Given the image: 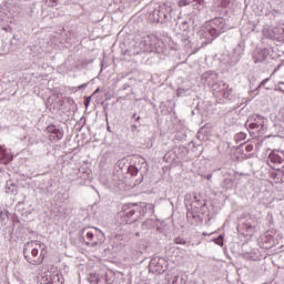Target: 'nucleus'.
I'll use <instances>...</instances> for the list:
<instances>
[{
    "label": "nucleus",
    "instance_id": "nucleus-1",
    "mask_svg": "<svg viewBox=\"0 0 284 284\" xmlns=\"http://www.w3.org/2000/svg\"><path fill=\"white\" fill-rule=\"evenodd\" d=\"M44 250L45 244L41 243V241H30L24 244L23 256L31 265H41L45 258Z\"/></svg>",
    "mask_w": 284,
    "mask_h": 284
},
{
    "label": "nucleus",
    "instance_id": "nucleus-2",
    "mask_svg": "<svg viewBox=\"0 0 284 284\" xmlns=\"http://www.w3.org/2000/svg\"><path fill=\"white\" fill-rule=\"evenodd\" d=\"M226 29L227 22H225V19L214 18L204 24L203 29L200 31V37L206 39L205 43H212L214 38L225 32Z\"/></svg>",
    "mask_w": 284,
    "mask_h": 284
},
{
    "label": "nucleus",
    "instance_id": "nucleus-3",
    "mask_svg": "<svg viewBox=\"0 0 284 284\" xmlns=\"http://www.w3.org/2000/svg\"><path fill=\"white\" fill-rule=\"evenodd\" d=\"M161 40L155 36H146L135 42V49L133 54H142V52H154L161 45Z\"/></svg>",
    "mask_w": 284,
    "mask_h": 284
},
{
    "label": "nucleus",
    "instance_id": "nucleus-4",
    "mask_svg": "<svg viewBox=\"0 0 284 284\" xmlns=\"http://www.w3.org/2000/svg\"><path fill=\"white\" fill-rule=\"evenodd\" d=\"M267 119L263 115L253 114L247 118L246 120V128L247 130H253V132H256L258 135L265 134V130H267Z\"/></svg>",
    "mask_w": 284,
    "mask_h": 284
},
{
    "label": "nucleus",
    "instance_id": "nucleus-5",
    "mask_svg": "<svg viewBox=\"0 0 284 284\" xmlns=\"http://www.w3.org/2000/svg\"><path fill=\"white\" fill-rule=\"evenodd\" d=\"M146 207H148V204L145 203H142L141 205L139 204L123 205L122 210H123V216H124L125 223H128L129 225L132 223H136L138 217H134V214H141V210L142 212H145Z\"/></svg>",
    "mask_w": 284,
    "mask_h": 284
},
{
    "label": "nucleus",
    "instance_id": "nucleus-6",
    "mask_svg": "<svg viewBox=\"0 0 284 284\" xmlns=\"http://www.w3.org/2000/svg\"><path fill=\"white\" fill-rule=\"evenodd\" d=\"M149 270L152 274H163L168 270V261L163 257H153L150 262Z\"/></svg>",
    "mask_w": 284,
    "mask_h": 284
},
{
    "label": "nucleus",
    "instance_id": "nucleus-7",
    "mask_svg": "<svg viewBox=\"0 0 284 284\" xmlns=\"http://www.w3.org/2000/svg\"><path fill=\"white\" fill-rule=\"evenodd\" d=\"M47 133L51 143H59L63 139L64 132L62 129L57 128L54 124L47 126Z\"/></svg>",
    "mask_w": 284,
    "mask_h": 284
},
{
    "label": "nucleus",
    "instance_id": "nucleus-8",
    "mask_svg": "<svg viewBox=\"0 0 284 284\" xmlns=\"http://www.w3.org/2000/svg\"><path fill=\"white\" fill-rule=\"evenodd\" d=\"M267 59H270V50H267V49H257L253 53V61H254V63H263Z\"/></svg>",
    "mask_w": 284,
    "mask_h": 284
},
{
    "label": "nucleus",
    "instance_id": "nucleus-9",
    "mask_svg": "<svg viewBox=\"0 0 284 284\" xmlns=\"http://www.w3.org/2000/svg\"><path fill=\"white\" fill-rule=\"evenodd\" d=\"M166 281L169 284H186L187 275H185V274H168Z\"/></svg>",
    "mask_w": 284,
    "mask_h": 284
},
{
    "label": "nucleus",
    "instance_id": "nucleus-10",
    "mask_svg": "<svg viewBox=\"0 0 284 284\" xmlns=\"http://www.w3.org/2000/svg\"><path fill=\"white\" fill-rule=\"evenodd\" d=\"M268 161L275 165H281L284 161V152L278 150L272 151L268 155Z\"/></svg>",
    "mask_w": 284,
    "mask_h": 284
},
{
    "label": "nucleus",
    "instance_id": "nucleus-11",
    "mask_svg": "<svg viewBox=\"0 0 284 284\" xmlns=\"http://www.w3.org/2000/svg\"><path fill=\"white\" fill-rule=\"evenodd\" d=\"M40 284H63V275L53 274L50 278L45 275L41 278Z\"/></svg>",
    "mask_w": 284,
    "mask_h": 284
},
{
    "label": "nucleus",
    "instance_id": "nucleus-12",
    "mask_svg": "<svg viewBox=\"0 0 284 284\" xmlns=\"http://www.w3.org/2000/svg\"><path fill=\"white\" fill-rule=\"evenodd\" d=\"M12 159V154L0 145V163H2L3 165H8V163H10Z\"/></svg>",
    "mask_w": 284,
    "mask_h": 284
},
{
    "label": "nucleus",
    "instance_id": "nucleus-13",
    "mask_svg": "<svg viewBox=\"0 0 284 284\" xmlns=\"http://www.w3.org/2000/svg\"><path fill=\"white\" fill-rule=\"evenodd\" d=\"M220 92L223 94L224 99H232V88L227 85L225 82L220 84Z\"/></svg>",
    "mask_w": 284,
    "mask_h": 284
},
{
    "label": "nucleus",
    "instance_id": "nucleus-14",
    "mask_svg": "<svg viewBox=\"0 0 284 284\" xmlns=\"http://www.w3.org/2000/svg\"><path fill=\"white\" fill-rule=\"evenodd\" d=\"M170 12H172V9L166 7L164 13H162L163 19H158V23H172V14Z\"/></svg>",
    "mask_w": 284,
    "mask_h": 284
},
{
    "label": "nucleus",
    "instance_id": "nucleus-15",
    "mask_svg": "<svg viewBox=\"0 0 284 284\" xmlns=\"http://www.w3.org/2000/svg\"><path fill=\"white\" fill-rule=\"evenodd\" d=\"M165 9L166 7L165 4H163L162 7L153 11V17L158 22H159V19H163V13H165Z\"/></svg>",
    "mask_w": 284,
    "mask_h": 284
},
{
    "label": "nucleus",
    "instance_id": "nucleus-16",
    "mask_svg": "<svg viewBox=\"0 0 284 284\" xmlns=\"http://www.w3.org/2000/svg\"><path fill=\"white\" fill-rule=\"evenodd\" d=\"M154 225H156V221L149 219L142 223V230H154Z\"/></svg>",
    "mask_w": 284,
    "mask_h": 284
},
{
    "label": "nucleus",
    "instance_id": "nucleus-17",
    "mask_svg": "<svg viewBox=\"0 0 284 284\" xmlns=\"http://www.w3.org/2000/svg\"><path fill=\"white\" fill-rule=\"evenodd\" d=\"M180 30H182V32H187V30H190V22L187 20H184L180 23Z\"/></svg>",
    "mask_w": 284,
    "mask_h": 284
},
{
    "label": "nucleus",
    "instance_id": "nucleus-18",
    "mask_svg": "<svg viewBox=\"0 0 284 284\" xmlns=\"http://www.w3.org/2000/svg\"><path fill=\"white\" fill-rule=\"evenodd\" d=\"M217 6H221L222 8H227L230 3H232V0H216Z\"/></svg>",
    "mask_w": 284,
    "mask_h": 284
},
{
    "label": "nucleus",
    "instance_id": "nucleus-19",
    "mask_svg": "<svg viewBox=\"0 0 284 284\" xmlns=\"http://www.w3.org/2000/svg\"><path fill=\"white\" fill-rule=\"evenodd\" d=\"M129 172H130L131 176H136L139 174V168L131 165V166H129Z\"/></svg>",
    "mask_w": 284,
    "mask_h": 284
},
{
    "label": "nucleus",
    "instance_id": "nucleus-20",
    "mask_svg": "<svg viewBox=\"0 0 284 284\" xmlns=\"http://www.w3.org/2000/svg\"><path fill=\"white\" fill-rule=\"evenodd\" d=\"M192 3V0H179L178 6L180 8H183L185 6H190Z\"/></svg>",
    "mask_w": 284,
    "mask_h": 284
},
{
    "label": "nucleus",
    "instance_id": "nucleus-21",
    "mask_svg": "<svg viewBox=\"0 0 284 284\" xmlns=\"http://www.w3.org/2000/svg\"><path fill=\"white\" fill-rule=\"evenodd\" d=\"M47 6H50L51 8H54V6L59 4V0H44Z\"/></svg>",
    "mask_w": 284,
    "mask_h": 284
},
{
    "label": "nucleus",
    "instance_id": "nucleus-22",
    "mask_svg": "<svg viewBox=\"0 0 284 284\" xmlns=\"http://www.w3.org/2000/svg\"><path fill=\"white\" fill-rule=\"evenodd\" d=\"M245 133L241 132L235 135V141H245Z\"/></svg>",
    "mask_w": 284,
    "mask_h": 284
},
{
    "label": "nucleus",
    "instance_id": "nucleus-23",
    "mask_svg": "<svg viewBox=\"0 0 284 284\" xmlns=\"http://www.w3.org/2000/svg\"><path fill=\"white\" fill-rule=\"evenodd\" d=\"M214 243L223 247V235H219V237L214 240Z\"/></svg>",
    "mask_w": 284,
    "mask_h": 284
},
{
    "label": "nucleus",
    "instance_id": "nucleus-24",
    "mask_svg": "<svg viewBox=\"0 0 284 284\" xmlns=\"http://www.w3.org/2000/svg\"><path fill=\"white\" fill-rule=\"evenodd\" d=\"M174 243L176 245H185V240H183L181 237H175Z\"/></svg>",
    "mask_w": 284,
    "mask_h": 284
},
{
    "label": "nucleus",
    "instance_id": "nucleus-25",
    "mask_svg": "<svg viewBox=\"0 0 284 284\" xmlns=\"http://www.w3.org/2000/svg\"><path fill=\"white\" fill-rule=\"evenodd\" d=\"M87 239H88V241H94V232L88 231L87 232Z\"/></svg>",
    "mask_w": 284,
    "mask_h": 284
},
{
    "label": "nucleus",
    "instance_id": "nucleus-26",
    "mask_svg": "<svg viewBox=\"0 0 284 284\" xmlns=\"http://www.w3.org/2000/svg\"><path fill=\"white\" fill-rule=\"evenodd\" d=\"M197 6H203L205 3V0H192Z\"/></svg>",
    "mask_w": 284,
    "mask_h": 284
},
{
    "label": "nucleus",
    "instance_id": "nucleus-27",
    "mask_svg": "<svg viewBox=\"0 0 284 284\" xmlns=\"http://www.w3.org/2000/svg\"><path fill=\"white\" fill-rule=\"evenodd\" d=\"M267 81H270V78L264 79V80L260 83L258 88H263V85H265V83H267Z\"/></svg>",
    "mask_w": 284,
    "mask_h": 284
},
{
    "label": "nucleus",
    "instance_id": "nucleus-28",
    "mask_svg": "<svg viewBox=\"0 0 284 284\" xmlns=\"http://www.w3.org/2000/svg\"><path fill=\"white\" fill-rule=\"evenodd\" d=\"M91 101H92V97H88L87 102H85V108H88V105H90Z\"/></svg>",
    "mask_w": 284,
    "mask_h": 284
},
{
    "label": "nucleus",
    "instance_id": "nucleus-29",
    "mask_svg": "<svg viewBox=\"0 0 284 284\" xmlns=\"http://www.w3.org/2000/svg\"><path fill=\"white\" fill-rule=\"evenodd\" d=\"M85 88H88V83L81 84L80 87H78V90H83V89H85Z\"/></svg>",
    "mask_w": 284,
    "mask_h": 284
},
{
    "label": "nucleus",
    "instance_id": "nucleus-30",
    "mask_svg": "<svg viewBox=\"0 0 284 284\" xmlns=\"http://www.w3.org/2000/svg\"><path fill=\"white\" fill-rule=\"evenodd\" d=\"M253 148L254 146H252V145H246V152H252Z\"/></svg>",
    "mask_w": 284,
    "mask_h": 284
},
{
    "label": "nucleus",
    "instance_id": "nucleus-31",
    "mask_svg": "<svg viewBox=\"0 0 284 284\" xmlns=\"http://www.w3.org/2000/svg\"><path fill=\"white\" fill-rule=\"evenodd\" d=\"M193 216V219H196V216H194L192 213H187L186 214V217H187V221H190V217Z\"/></svg>",
    "mask_w": 284,
    "mask_h": 284
},
{
    "label": "nucleus",
    "instance_id": "nucleus-32",
    "mask_svg": "<svg viewBox=\"0 0 284 284\" xmlns=\"http://www.w3.org/2000/svg\"><path fill=\"white\" fill-rule=\"evenodd\" d=\"M206 179H207V181H211L212 180V175H207Z\"/></svg>",
    "mask_w": 284,
    "mask_h": 284
},
{
    "label": "nucleus",
    "instance_id": "nucleus-33",
    "mask_svg": "<svg viewBox=\"0 0 284 284\" xmlns=\"http://www.w3.org/2000/svg\"><path fill=\"white\" fill-rule=\"evenodd\" d=\"M154 206L152 204H149V210H153Z\"/></svg>",
    "mask_w": 284,
    "mask_h": 284
},
{
    "label": "nucleus",
    "instance_id": "nucleus-34",
    "mask_svg": "<svg viewBox=\"0 0 284 284\" xmlns=\"http://www.w3.org/2000/svg\"><path fill=\"white\" fill-rule=\"evenodd\" d=\"M178 97H181V90L178 91Z\"/></svg>",
    "mask_w": 284,
    "mask_h": 284
},
{
    "label": "nucleus",
    "instance_id": "nucleus-35",
    "mask_svg": "<svg viewBox=\"0 0 284 284\" xmlns=\"http://www.w3.org/2000/svg\"><path fill=\"white\" fill-rule=\"evenodd\" d=\"M141 116L135 118V121H140Z\"/></svg>",
    "mask_w": 284,
    "mask_h": 284
},
{
    "label": "nucleus",
    "instance_id": "nucleus-36",
    "mask_svg": "<svg viewBox=\"0 0 284 284\" xmlns=\"http://www.w3.org/2000/svg\"><path fill=\"white\" fill-rule=\"evenodd\" d=\"M97 92H99V89H97V90L94 91V94H97Z\"/></svg>",
    "mask_w": 284,
    "mask_h": 284
},
{
    "label": "nucleus",
    "instance_id": "nucleus-37",
    "mask_svg": "<svg viewBox=\"0 0 284 284\" xmlns=\"http://www.w3.org/2000/svg\"><path fill=\"white\" fill-rule=\"evenodd\" d=\"M2 215H3V211L0 212V216H2Z\"/></svg>",
    "mask_w": 284,
    "mask_h": 284
},
{
    "label": "nucleus",
    "instance_id": "nucleus-38",
    "mask_svg": "<svg viewBox=\"0 0 284 284\" xmlns=\"http://www.w3.org/2000/svg\"><path fill=\"white\" fill-rule=\"evenodd\" d=\"M136 116V114H133V119Z\"/></svg>",
    "mask_w": 284,
    "mask_h": 284
},
{
    "label": "nucleus",
    "instance_id": "nucleus-39",
    "mask_svg": "<svg viewBox=\"0 0 284 284\" xmlns=\"http://www.w3.org/2000/svg\"><path fill=\"white\" fill-rule=\"evenodd\" d=\"M135 236H139V233H135Z\"/></svg>",
    "mask_w": 284,
    "mask_h": 284
}]
</instances>
